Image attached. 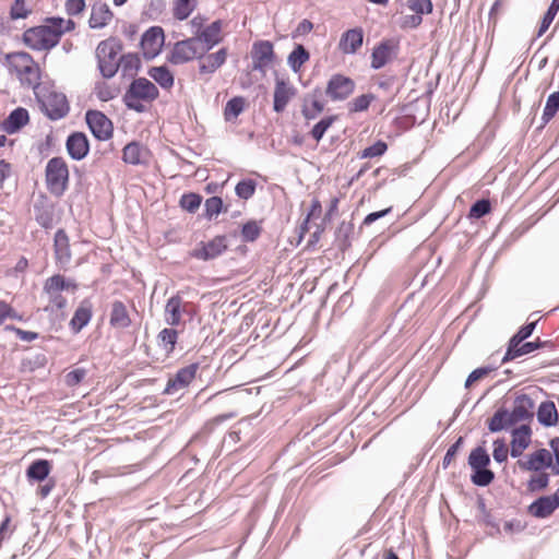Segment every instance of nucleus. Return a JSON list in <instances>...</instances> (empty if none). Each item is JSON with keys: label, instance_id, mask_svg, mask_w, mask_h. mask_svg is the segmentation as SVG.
Instances as JSON below:
<instances>
[{"label": "nucleus", "instance_id": "53", "mask_svg": "<svg viewBox=\"0 0 559 559\" xmlns=\"http://www.w3.org/2000/svg\"><path fill=\"white\" fill-rule=\"evenodd\" d=\"M202 203V197L194 192L183 193L179 200L180 206L189 213H195Z\"/></svg>", "mask_w": 559, "mask_h": 559}, {"label": "nucleus", "instance_id": "37", "mask_svg": "<svg viewBox=\"0 0 559 559\" xmlns=\"http://www.w3.org/2000/svg\"><path fill=\"white\" fill-rule=\"evenodd\" d=\"M354 235V224L343 221L335 231V246L342 252H345L352 246V237Z\"/></svg>", "mask_w": 559, "mask_h": 559}, {"label": "nucleus", "instance_id": "41", "mask_svg": "<svg viewBox=\"0 0 559 559\" xmlns=\"http://www.w3.org/2000/svg\"><path fill=\"white\" fill-rule=\"evenodd\" d=\"M148 75L162 87L169 90L174 86V74L166 66L152 67Z\"/></svg>", "mask_w": 559, "mask_h": 559}, {"label": "nucleus", "instance_id": "17", "mask_svg": "<svg viewBox=\"0 0 559 559\" xmlns=\"http://www.w3.org/2000/svg\"><path fill=\"white\" fill-rule=\"evenodd\" d=\"M66 148L72 159H84L90 152V142L86 134L79 131L71 133L66 141Z\"/></svg>", "mask_w": 559, "mask_h": 559}, {"label": "nucleus", "instance_id": "43", "mask_svg": "<svg viewBox=\"0 0 559 559\" xmlns=\"http://www.w3.org/2000/svg\"><path fill=\"white\" fill-rule=\"evenodd\" d=\"M310 59L309 51L301 45L295 46L294 50L287 58V63L294 72H298L300 68Z\"/></svg>", "mask_w": 559, "mask_h": 559}, {"label": "nucleus", "instance_id": "16", "mask_svg": "<svg viewBox=\"0 0 559 559\" xmlns=\"http://www.w3.org/2000/svg\"><path fill=\"white\" fill-rule=\"evenodd\" d=\"M559 507V496H542L528 506V513L537 519H546L550 516Z\"/></svg>", "mask_w": 559, "mask_h": 559}, {"label": "nucleus", "instance_id": "21", "mask_svg": "<svg viewBox=\"0 0 559 559\" xmlns=\"http://www.w3.org/2000/svg\"><path fill=\"white\" fill-rule=\"evenodd\" d=\"M552 463L551 453L547 449L536 450L528 456L527 461L519 460L518 465L523 471L539 472L543 468L550 467Z\"/></svg>", "mask_w": 559, "mask_h": 559}, {"label": "nucleus", "instance_id": "61", "mask_svg": "<svg viewBox=\"0 0 559 559\" xmlns=\"http://www.w3.org/2000/svg\"><path fill=\"white\" fill-rule=\"evenodd\" d=\"M493 370H496V367H491V366H484V367H479V368L473 370L468 374V377H467V379L465 381V388L468 389L473 383L484 379L485 377H487Z\"/></svg>", "mask_w": 559, "mask_h": 559}, {"label": "nucleus", "instance_id": "11", "mask_svg": "<svg viewBox=\"0 0 559 559\" xmlns=\"http://www.w3.org/2000/svg\"><path fill=\"white\" fill-rule=\"evenodd\" d=\"M399 51V44L394 39H383L377 44L371 52L370 68L379 70L388 64Z\"/></svg>", "mask_w": 559, "mask_h": 559}, {"label": "nucleus", "instance_id": "46", "mask_svg": "<svg viewBox=\"0 0 559 559\" xmlns=\"http://www.w3.org/2000/svg\"><path fill=\"white\" fill-rule=\"evenodd\" d=\"M198 0H175L174 17L179 21L187 20L197 8Z\"/></svg>", "mask_w": 559, "mask_h": 559}, {"label": "nucleus", "instance_id": "15", "mask_svg": "<svg viewBox=\"0 0 559 559\" xmlns=\"http://www.w3.org/2000/svg\"><path fill=\"white\" fill-rule=\"evenodd\" d=\"M321 97L322 90L320 86L314 87L302 97L301 114L307 121L314 120L324 110L325 105Z\"/></svg>", "mask_w": 559, "mask_h": 559}, {"label": "nucleus", "instance_id": "31", "mask_svg": "<svg viewBox=\"0 0 559 559\" xmlns=\"http://www.w3.org/2000/svg\"><path fill=\"white\" fill-rule=\"evenodd\" d=\"M227 58V49L221 48L214 53L204 55L199 59V72L201 74H212L221 68Z\"/></svg>", "mask_w": 559, "mask_h": 559}, {"label": "nucleus", "instance_id": "20", "mask_svg": "<svg viewBox=\"0 0 559 559\" xmlns=\"http://www.w3.org/2000/svg\"><path fill=\"white\" fill-rule=\"evenodd\" d=\"M189 304L185 302L179 294L171 296L165 306V321L168 325L176 326L181 321V313L188 312Z\"/></svg>", "mask_w": 559, "mask_h": 559}, {"label": "nucleus", "instance_id": "26", "mask_svg": "<svg viewBox=\"0 0 559 559\" xmlns=\"http://www.w3.org/2000/svg\"><path fill=\"white\" fill-rule=\"evenodd\" d=\"M28 121L29 115L27 109L17 107L1 122V129L9 134H13L26 126Z\"/></svg>", "mask_w": 559, "mask_h": 559}, {"label": "nucleus", "instance_id": "51", "mask_svg": "<svg viewBox=\"0 0 559 559\" xmlns=\"http://www.w3.org/2000/svg\"><path fill=\"white\" fill-rule=\"evenodd\" d=\"M337 116H326L318 121L310 131V135L317 142L321 141L326 130L336 121Z\"/></svg>", "mask_w": 559, "mask_h": 559}, {"label": "nucleus", "instance_id": "3", "mask_svg": "<svg viewBox=\"0 0 559 559\" xmlns=\"http://www.w3.org/2000/svg\"><path fill=\"white\" fill-rule=\"evenodd\" d=\"M45 181L50 194L60 198L66 193L69 188L70 174L63 157L55 156L47 162Z\"/></svg>", "mask_w": 559, "mask_h": 559}, {"label": "nucleus", "instance_id": "5", "mask_svg": "<svg viewBox=\"0 0 559 559\" xmlns=\"http://www.w3.org/2000/svg\"><path fill=\"white\" fill-rule=\"evenodd\" d=\"M467 463L473 472L471 480L475 486L486 487L493 481L495 473L488 468L490 456L484 447L474 448L468 455Z\"/></svg>", "mask_w": 559, "mask_h": 559}, {"label": "nucleus", "instance_id": "19", "mask_svg": "<svg viewBox=\"0 0 559 559\" xmlns=\"http://www.w3.org/2000/svg\"><path fill=\"white\" fill-rule=\"evenodd\" d=\"M53 251L56 263L64 267L71 261V250L69 237L64 229L60 228L56 231L53 238Z\"/></svg>", "mask_w": 559, "mask_h": 559}, {"label": "nucleus", "instance_id": "36", "mask_svg": "<svg viewBox=\"0 0 559 559\" xmlns=\"http://www.w3.org/2000/svg\"><path fill=\"white\" fill-rule=\"evenodd\" d=\"M43 292L48 296L49 304H51L58 310H62L67 307V299L62 296V292L53 282V278L48 277L45 281Z\"/></svg>", "mask_w": 559, "mask_h": 559}, {"label": "nucleus", "instance_id": "57", "mask_svg": "<svg viewBox=\"0 0 559 559\" xmlns=\"http://www.w3.org/2000/svg\"><path fill=\"white\" fill-rule=\"evenodd\" d=\"M373 94H362L360 96H357L354 98L349 104V111L350 112H360L365 111L369 108L371 102L374 99Z\"/></svg>", "mask_w": 559, "mask_h": 559}, {"label": "nucleus", "instance_id": "40", "mask_svg": "<svg viewBox=\"0 0 559 559\" xmlns=\"http://www.w3.org/2000/svg\"><path fill=\"white\" fill-rule=\"evenodd\" d=\"M23 85L28 87H37L40 84V69L37 62L33 60L25 70H21L16 74Z\"/></svg>", "mask_w": 559, "mask_h": 559}, {"label": "nucleus", "instance_id": "33", "mask_svg": "<svg viewBox=\"0 0 559 559\" xmlns=\"http://www.w3.org/2000/svg\"><path fill=\"white\" fill-rule=\"evenodd\" d=\"M51 463L45 459L33 461L26 468V477L29 483H40L47 479L51 471Z\"/></svg>", "mask_w": 559, "mask_h": 559}, {"label": "nucleus", "instance_id": "35", "mask_svg": "<svg viewBox=\"0 0 559 559\" xmlns=\"http://www.w3.org/2000/svg\"><path fill=\"white\" fill-rule=\"evenodd\" d=\"M513 425L515 423L512 420L511 413L507 408L500 407L489 419L488 429L490 432H499Z\"/></svg>", "mask_w": 559, "mask_h": 559}, {"label": "nucleus", "instance_id": "12", "mask_svg": "<svg viewBox=\"0 0 559 559\" xmlns=\"http://www.w3.org/2000/svg\"><path fill=\"white\" fill-rule=\"evenodd\" d=\"M199 367V362H193L190 364L189 366L180 368L174 377H170L168 379L163 393L167 395H173L178 391L186 389L195 378Z\"/></svg>", "mask_w": 559, "mask_h": 559}, {"label": "nucleus", "instance_id": "27", "mask_svg": "<svg viewBox=\"0 0 559 559\" xmlns=\"http://www.w3.org/2000/svg\"><path fill=\"white\" fill-rule=\"evenodd\" d=\"M532 429L528 425H521L513 429L510 454L519 457L531 443Z\"/></svg>", "mask_w": 559, "mask_h": 559}, {"label": "nucleus", "instance_id": "1", "mask_svg": "<svg viewBox=\"0 0 559 559\" xmlns=\"http://www.w3.org/2000/svg\"><path fill=\"white\" fill-rule=\"evenodd\" d=\"M123 45L118 37H109L102 40L95 50L97 68L105 79H111L119 70L120 58L118 55L122 51Z\"/></svg>", "mask_w": 559, "mask_h": 559}, {"label": "nucleus", "instance_id": "60", "mask_svg": "<svg viewBox=\"0 0 559 559\" xmlns=\"http://www.w3.org/2000/svg\"><path fill=\"white\" fill-rule=\"evenodd\" d=\"M46 22L50 23L52 25L53 31H56L57 28L62 31V35L64 33L73 31L76 26V24L73 20L69 19L66 21L64 19H62L60 16L48 17L46 20Z\"/></svg>", "mask_w": 559, "mask_h": 559}, {"label": "nucleus", "instance_id": "13", "mask_svg": "<svg viewBox=\"0 0 559 559\" xmlns=\"http://www.w3.org/2000/svg\"><path fill=\"white\" fill-rule=\"evenodd\" d=\"M252 69L265 72L266 67L275 59L273 44L270 40H259L252 45Z\"/></svg>", "mask_w": 559, "mask_h": 559}, {"label": "nucleus", "instance_id": "42", "mask_svg": "<svg viewBox=\"0 0 559 559\" xmlns=\"http://www.w3.org/2000/svg\"><path fill=\"white\" fill-rule=\"evenodd\" d=\"M141 68V59L138 53H126L120 57L119 69L123 76L133 78Z\"/></svg>", "mask_w": 559, "mask_h": 559}, {"label": "nucleus", "instance_id": "4", "mask_svg": "<svg viewBox=\"0 0 559 559\" xmlns=\"http://www.w3.org/2000/svg\"><path fill=\"white\" fill-rule=\"evenodd\" d=\"M62 37V31H53L52 25L34 26L23 33L24 44L33 50H50L56 47Z\"/></svg>", "mask_w": 559, "mask_h": 559}, {"label": "nucleus", "instance_id": "24", "mask_svg": "<svg viewBox=\"0 0 559 559\" xmlns=\"http://www.w3.org/2000/svg\"><path fill=\"white\" fill-rule=\"evenodd\" d=\"M550 344L549 341H540L539 338L533 341V342H525L521 343L520 345H516L515 347L512 346V342H508V347L504 356L502 357L501 362L506 364L508 361H511L518 357H521L523 355L530 354L536 349L544 348Z\"/></svg>", "mask_w": 559, "mask_h": 559}, {"label": "nucleus", "instance_id": "30", "mask_svg": "<svg viewBox=\"0 0 559 559\" xmlns=\"http://www.w3.org/2000/svg\"><path fill=\"white\" fill-rule=\"evenodd\" d=\"M132 321L127 306L121 300H114L111 304L109 324L114 329H128Z\"/></svg>", "mask_w": 559, "mask_h": 559}, {"label": "nucleus", "instance_id": "29", "mask_svg": "<svg viewBox=\"0 0 559 559\" xmlns=\"http://www.w3.org/2000/svg\"><path fill=\"white\" fill-rule=\"evenodd\" d=\"M222 27L223 22L221 20H216L194 36L200 39V43H202L206 52L221 41Z\"/></svg>", "mask_w": 559, "mask_h": 559}, {"label": "nucleus", "instance_id": "22", "mask_svg": "<svg viewBox=\"0 0 559 559\" xmlns=\"http://www.w3.org/2000/svg\"><path fill=\"white\" fill-rule=\"evenodd\" d=\"M364 31L361 27L350 28L341 36L338 48L345 55H354L362 46Z\"/></svg>", "mask_w": 559, "mask_h": 559}, {"label": "nucleus", "instance_id": "25", "mask_svg": "<svg viewBox=\"0 0 559 559\" xmlns=\"http://www.w3.org/2000/svg\"><path fill=\"white\" fill-rule=\"evenodd\" d=\"M93 317V306L90 299H83L76 310L72 319L69 322V326L73 333H79L85 328Z\"/></svg>", "mask_w": 559, "mask_h": 559}, {"label": "nucleus", "instance_id": "55", "mask_svg": "<svg viewBox=\"0 0 559 559\" xmlns=\"http://www.w3.org/2000/svg\"><path fill=\"white\" fill-rule=\"evenodd\" d=\"M491 211V203L488 199H480L477 200L475 203L472 204L468 217L471 218H481Z\"/></svg>", "mask_w": 559, "mask_h": 559}, {"label": "nucleus", "instance_id": "28", "mask_svg": "<svg viewBox=\"0 0 559 559\" xmlns=\"http://www.w3.org/2000/svg\"><path fill=\"white\" fill-rule=\"evenodd\" d=\"M114 17L112 11L109 9L107 3L95 2L92 5L91 16L88 20V26L93 29L104 28Z\"/></svg>", "mask_w": 559, "mask_h": 559}, {"label": "nucleus", "instance_id": "44", "mask_svg": "<svg viewBox=\"0 0 559 559\" xmlns=\"http://www.w3.org/2000/svg\"><path fill=\"white\" fill-rule=\"evenodd\" d=\"M35 221L45 229L53 227V209L50 205H34Z\"/></svg>", "mask_w": 559, "mask_h": 559}, {"label": "nucleus", "instance_id": "47", "mask_svg": "<svg viewBox=\"0 0 559 559\" xmlns=\"http://www.w3.org/2000/svg\"><path fill=\"white\" fill-rule=\"evenodd\" d=\"M245 98L241 96H235L229 99L224 108V118L226 121L236 119L245 109Z\"/></svg>", "mask_w": 559, "mask_h": 559}, {"label": "nucleus", "instance_id": "63", "mask_svg": "<svg viewBox=\"0 0 559 559\" xmlns=\"http://www.w3.org/2000/svg\"><path fill=\"white\" fill-rule=\"evenodd\" d=\"M549 484V475L546 473H542L538 476L531 477L527 483V488L530 491H539L545 489Z\"/></svg>", "mask_w": 559, "mask_h": 559}, {"label": "nucleus", "instance_id": "6", "mask_svg": "<svg viewBox=\"0 0 559 559\" xmlns=\"http://www.w3.org/2000/svg\"><path fill=\"white\" fill-rule=\"evenodd\" d=\"M206 53L200 39L193 36L177 41L167 57V61L171 64H183L193 59H201Z\"/></svg>", "mask_w": 559, "mask_h": 559}, {"label": "nucleus", "instance_id": "2", "mask_svg": "<svg viewBox=\"0 0 559 559\" xmlns=\"http://www.w3.org/2000/svg\"><path fill=\"white\" fill-rule=\"evenodd\" d=\"M158 95V88L150 80L138 78L130 83L123 95V102L128 109L141 114L145 111V106L140 100L153 102Z\"/></svg>", "mask_w": 559, "mask_h": 559}, {"label": "nucleus", "instance_id": "54", "mask_svg": "<svg viewBox=\"0 0 559 559\" xmlns=\"http://www.w3.org/2000/svg\"><path fill=\"white\" fill-rule=\"evenodd\" d=\"M158 340L169 354L175 349L178 340V332L175 329L165 328L158 333Z\"/></svg>", "mask_w": 559, "mask_h": 559}, {"label": "nucleus", "instance_id": "9", "mask_svg": "<svg viewBox=\"0 0 559 559\" xmlns=\"http://www.w3.org/2000/svg\"><path fill=\"white\" fill-rule=\"evenodd\" d=\"M165 34L160 26H151L144 32L141 37V47L143 49V57L146 60H152L157 57L164 45Z\"/></svg>", "mask_w": 559, "mask_h": 559}, {"label": "nucleus", "instance_id": "59", "mask_svg": "<svg viewBox=\"0 0 559 559\" xmlns=\"http://www.w3.org/2000/svg\"><path fill=\"white\" fill-rule=\"evenodd\" d=\"M536 324L537 321H533L521 326L520 330L509 340V342H512V346L515 347L516 345H520L523 341L528 338L533 334Z\"/></svg>", "mask_w": 559, "mask_h": 559}, {"label": "nucleus", "instance_id": "34", "mask_svg": "<svg viewBox=\"0 0 559 559\" xmlns=\"http://www.w3.org/2000/svg\"><path fill=\"white\" fill-rule=\"evenodd\" d=\"M537 420L545 427L556 426L559 421L556 405L551 401L542 402L537 409Z\"/></svg>", "mask_w": 559, "mask_h": 559}, {"label": "nucleus", "instance_id": "39", "mask_svg": "<svg viewBox=\"0 0 559 559\" xmlns=\"http://www.w3.org/2000/svg\"><path fill=\"white\" fill-rule=\"evenodd\" d=\"M233 417H235L234 413L221 414L207 420L202 427L201 431L190 441V445L193 447L198 442H204V437L212 433L216 426L223 424L227 419H231Z\"/></svg>", "mask_w": 559, "mask_h": 559}, {"label": "nucleus", "instance_id": "45", "mask_svg": "<svg viewBox=\"0 0 559 559\" xmlns=\"http://www.w3.org/2000/svg\"><path fill=\"white\" fill-rule=\"evenodd\" d=\"M228 207L224 205L222 198L219 197H211L204 202V213L203 216L211 221L221 213H226Z\"/></svg>", "mask_w": 559, "mask_h": 559}, {"label": "nucleus", "instance_id": "48", "mask_svg": "<svg viewBox=\"0 0 559 559\" xmlns=\"http://www.w3.org/2000/svg\"><path fill=\"white\" fill-rule=\"evenodd\" d=\"M262 233L261 222L248 221L241 226L240 236L243 242L255 241Z\"/></svg>", "mask_w": 559, "mask_h": 559}, {"label": "nucleus", "instance_id": "58", "mask_svg": "<svg viewBox=\"0 0 559 559\" xmlns=\"http://www.w3.org/2000/svg\"><path fill=\"white\" fill-rule=\"evenodd\" d=\"M406 7L420 16L430 14L433 10L431 0H407Z\"/></svg>", "mask_w": 559, "mask_h": 559}, {"label": "nucleus", "instance_id": "56", "mask_svg": "<svg viewBox=\"0 0 559 559\" xmlns=\"http://www.w3.org/2000/svg\"><path fill=\"white\" fill-rule=\"evenodd\" d=\"M386 150L388 144L382 140H378L372 145L362 150L358 155L360 158L380 157L386 152Z\"/></svg>", "mask_w": 559, "mask_h": 559}, {"label": "nucleus", "instance_id": "8", "mask_svg": "<svg viewBox=\"0 0 559 559\" xmlns=\"http://www.w3.org/2000/svg\"><path fill=\"white\" fill-rule=\"evenodd\" d=\"M354 80L343 74H333L326 84L325 94L333 102L347 99L355 91Z\"/></svg>", "mask_w": 559, "mask_h": 559}, {"label": "nucleus", "instance_id": "50", "mask_svg": "<svg viewBox=\"0 0 559 559\" xmlns=\"http://www.w3.org/2000/svg\"><path fill=\"white\" fill-rule=\"evenodd\" d=\"M559 11V0H552L545 12L537 32V37L546 33Z\"/></svg>", "mask_w": 559, "mask_h": 559}, {"label": "nucleus", "instance_id": "52", "mask_svg": "<svg viewBox=\"0 0 559 559\" xmlns=\"http://www.w3.org/2000/svg\"><path fill=\"white\" fill-rule=\"evenodd\" d=\"M257 182L253 179H242L235 187V193L239 199L249 200L253 197Z\"/></svg>", "mask_w": 559, "mask_h": 559}, {"label": "nucleus", "instance_id": "7", "mask_svg": "<svg viewBox=\"0 0 559 559\" xmlns=\"http://www.w3.org/2000/svg\"><path fill=\"white\" fill-rule=\"evenodd\" d=\"M85 120L90 131L98 141H107L112 136L114 124L104 112L90 109L85 114Z\"/></svg>", "mask_w": 559, "mask_h": 559}, {"label": "nucleus", "instance_id": "10", "mask_svg": "<svg viewBox=\"0 0 559 559\" xmlns=\"http://www.w3.org/2000/svg\"><path fill=\"white\" fill-rule=\"evenodd\" d=\"M228 248L227 237L218 235L207 242H201L199 248L191 251V257L209 261L222 255Z\"/></svg>", "mask_w": 559, "mask_h": 559}, {"label": "nucleus", "instance_id": "64", "mask_svg": "<svg viewBox=\"0 0 559 559\" xmlns=\"http://www.w3.org/2000/svg\"><path fill=\"white\" fill-rule=\"evenodd\" d=\"M50 277L53 278V282L57 284L61 292L68 290L74 293L79 287L78 283L74 280L66 278L61 274H55Z\"/></svg>", "mask_w": 559, "mask_h": 559}, {"label": "nucleus", "instance_id": "18", "mask_svg": "<svg viewBox=\"0 0 559 559\" xmlns=\"http://www.w3.org/2000/svg\"><path fill=\"white\" fill-rule=\"evenodd\" d=\"M535 403L527 394H520L514 399V405L511 413L512 420L518 424L520 421L532 420L534 417Z\"/></svg>", "mask_w": 559, "mask_h": 559}, {"label": "nucleus", "instance_id": "14", "mask_svg": "<svg viewBox=\"0 0 559 559\" xmlns=\"http://www.w3.org/2000/svg\"><path fill=\"white\" fill-rule=\"evenodd\" d=\"M46 116L50 120H59L64 118L69 111V102L63 93L51 92L43 103Z\"/></svg>", "mask_w": 559, "mask_h": 559}, {"label": "nucleus", "instance_id": "49", "mask_svg": "<svg viewBox=\"0 0 559 559\" xmlns=\"http://www.w3.org/2000/svg\"><path fill=\"white\" fill-rule=\"evenodd\" d=\"M559 110V93H551L547 100L542 116V128L545 127Z\"/></svg>", "mask_w": 559, "mask_h": 559}, {"label": "nucleus", "instance_id": "62", "mask_svg": "<svg viewBox=\"0 0 559 559\" xmlns=\"http://www.w3.org/2000/svg\"><path fill=\"white\" fill-rule=\"evenodd\" d=\"M508 448L503 439H497L493 441V460L501 464L508 460Z\"/></svg>", "mask_w": 559, "mask_h": 559}, {"label": "nucleus", "instance_id": "38", "mask_svg": "<svg viewBox=\"0 0 559 559\" xmlns=\"http://www.w3.org/2000/svg\"><path fill=\"white\" fill-rule=\"evenodd\" d=\"M33 57L28 52L15 51L5 55V64L11 72L17 74L21 70H25L26 66L33 61Z\"/></svg>", "mask_w": 559, "mask_h": 559}, {"label": "nucleus", "instance_id": "23", "mask_svg": "<svg viewBox=\"0 0 559 559\" xmlns=\"http://www.w3.org/2000/svg\"><path fill=\"white\" fill-rule=\"evenodd\" d=\"M296 90L289 83L284 81L283 79H276L275 88H274V97H273V109L275 112H283L289 102V99L295 95Z\"/></svg>", "mask_w": 559, "mask_h": 559}, {"label": "nucleus", "instance_id": "32", "mask_svg": "<svg viewBox=\"0 0 559 559\" xmlns=\"http://www.w3.org/2000/svg\"><path fill=\"white\" fill-rule=\"evenodd\" d=\"M148 151L140 142L128 143L122 151V159L130 165H140L146 162Z\"/></svg>", "mask_w": 559, "mask_h": 559}]
</instances>
